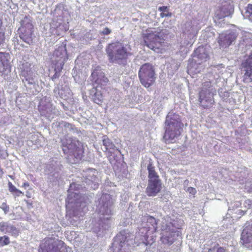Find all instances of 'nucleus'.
I'll return each mask as SVG.
<instances>
[{
    "instance_id": "nucleus-1",
    "label": "nucleus",
    "mask_w": 252,
    "mask_h": 252,
    "mask_svg": "<svg viewBox=\"0 0 252 252\" xmlns=\"http://www.w3.org/2000/svg\"><path fill=\"white\" fill-rule=\"evenodd\" d=\"M61 142L63 151L67 155L68 162L75 164L83 159L85 149L82 142L69 137H64Z\"/></svg>"
},
{
    "instance_id": "nucleus-2",
    "label": "nucleus",
    "mask_w": 252,
    "mask_h": 252,
    "mask_svg": "<svg viewBox=\"0 0 252 252\" xmlns=\"http://www.w3.org/2000/svg\"><path fill=\"white\" fill-rule=\"evenodd\" d=\"M106 52L111 63H119L126 60L131 55L124 45L119 41L109 44L106 48Z\"/></svg>"
},
{
    "instance_id": "nucleus-3",
    "label": "nucleus",
    "mask_w": 252,
    "mask_h": 252,
    "mask_svg": "<svg viewBox=\"0 0 252 252\" xmlns=\"http://www.w3.org/2000/svg\"><path fill=\"white\" fill-rule=\"evenodd\" d=\"M158 229V220L153 217L148 216L146 223L144 226L140 229V232L144 234L141 235L142 242L146 246L151 245L154 242L152 234L157 232Z\"/></svg>"
},
{
    "instance_id": "nucleus-4",
    "label": "nucleus",
    "mask_w": 252,
    "mask_h": 252,
    "mask_svg": "<svg viewBox=\"0 0 252 252\" xmlns=\"http://www.w3.org/2000/svg\"><path fill=\"white\" fill-rule=\"evenodd\" d=\"M138 77L141 84L146 88H149L154 83L156 79L153 66L150 63L142 64L138 72Z\"/></svg>"
},
{
    "instance_id": "nucleus-5",
    "label": "nucleus",
    "mask_w": 252,
    "mask_h": 252,
    "mask_svg": "<svg viewBox=\"0 0 252 252\" xmlns=\"http://www.w3.org/2000/svg\"><path fill=\"white\" fill-rule=\"evenodd\" d=\"M19 36L24 42L31 44L33 42V26L31 18L26 16L21 21V27L19 29Z\"/></svg>"
},
{
    "instance_id": "nucleus-6",
    "label": "nucleus",
    "mask_w": 252,
    "mask_h": 252,
    "mask_svg": "<svg viewBox=\"0 0 252 252\" xmlns=\"http://www.w3.org/2000/svg\"><path fill=\"white\" fill-rule=\"evenodd\" d=\"M143 39L145 45L157 53H162L164 39L154 32L145 34Z\"/></svg>"
},
{
    "instance_id": "nucleus-7",
    "label": "nucleus",
    "mask_w": 252,
    "mask_h": 252,
    "mask_svg": "<svg viewBox=\"0 0 252 252\" xmlns=\"http://www.w3.org/2000/svg\"><path fill=\"white\" fill-rule=\"evenodd\" d=\"M174 221V220L167 216L165 219V222H163L165 225L164 229L169 231L168 235H163L160 237V240L163 244L170 245L174 242L176 231L174 229H171V227L175 226Z\"/></svg>"
},
{
    "instance_id": "nucleus-8",
    "label": "nucleus",
    "mask_w": 252,
    "mask_h": 252,
    "mask_svg": "<svg viewBox=\"0 0 252 252\" xmlns=\"http://www.w3.org/2000/svg\"><path fill=\"white\" fill-rule=\"evenodd\" d=\"M59 242L52 238H45L40 245L39 252H61Z\"/></svg>"
},
{
    "instance_id": "nucleus-9",
    "label": "nucleus",
    "mask_w": 252,
    "mask_h": 252,
    "mask_svg": "<svg viewBox=\"0 0 252 252\" xmlns=\"http://www.w3.org/2000/svg\"><path fill=\"white\" fill-rule=\"evenodd\" d=\"M53 57L54 59L53 64H57L63 66L65 63L68 60V55L65 47L60 46L53 52Z\"/></svg>"
},
{
    "instance_id": "nucleus-10",
    "label": "nucleus",
    "mask_w": 252,
    "mask_h": 252,
    "mask_svg": "<svg viewBox=\"0 0 252 252\" xmlns=\"http://www.w3.org/2000/svg\"><path fill=\"white\" fill-rule=\"evenodd\" d=\"M242 66L245 69L243 76L244 82H252V54L242 63Z\"/></svg>"
},
{
    "instance_id": "nucleus-11",
    "label": "nucleus",
    "mask_w": 252,
    "mask_h": 252,
    "mask_svg": "<svg viewBox=\"0 0 252 252\" xmlns=\"http://www.w3.org/2000/svg\"><path fill=\"white\" fill-rule=\"evenodd\" d=\"M162 189L161 180L148 181L146 192L149 196H155L159 193Z\"/></svg>"
},
{
    "instance_id": "nucleus-12",
    "label": "nucleus",
    "mask_w": 252,
    "mask_h": 252,
    "mask_svg": "<svg viewBox=\"0 0 252 252\" xmlns=\"http://www.w3.org/2000/svg\"><path fill=\"white\" fill-rule=\"evenodd\" d=\"M241 243L245 247H252V223L243 229L241 237Z\"/></svg>"
},
{
    "instance_id": "nucleus-13",
    "label": "nucleus",
    "mask_w": 252,
    "mask_h": 252,
    "mask_svg": "<svg viewBox=\"0 0 252 252\" xmlns=\"http://www.w3.org/2000/svg\"><path fill=\"white\" fill-rule=\"evenodd\" d=\"M236 38V36L233 33L222 34L219 37L218 43L220 47L225 48L229 47Z\"/></svg>"
},
{
    "instance_id": "nucleus-14",
    "label": "nucleus",
    "mask_w": 252,
    "mask_h": 252,
    "mask_svg": "<svg viewBox=\"0 0 252 252\" xmlns=\"http://www.w3.org/2000/svg\"><path fill=\"white\" fill-rule=\"evenodd\" d=\"M102 143L103 145L105 147V152L107 155V157L109 159H111L112 158L114 157L113 154L116 151H118V150L106 135H104L102 137Z\"/></svg>"
},
{
    "instance_id": "nucleus-15",
    "label": "nucleus",
    "mask_w": 252,
    "mask_h": 252,
    "mask_svg": "<svg viewBox=\"0 0 252 252\" xmlns=\"http://www.w3.org/2000/svg\"><path fill=\"white\" fill-rule=\"evenodd\" d=\"M181 127H168L166 128L163 136L165 141L171 142L181 134Z\"/></svg>"
},
{
    "instance_id": "nucleus-16",
    "label": "nucleus",
    "mask_w": 252,
    "mask_h": 252,
    "mask_svg": "<svg viewBox=\"0 0 252 252\" xmlns=\"http://www.w3.org/2000/svg\"><path fill=\"white\" fill-rule=\"evenodd\" d=\"M38 110L42 116L46 117H50L54 113L55 107L50 103L45 104H40L38 106Z\"/></svg>"
},
{
    "instance_id": "nucleus-17",
    "label": "nucleus",
    "mask_w": 252,
    "mask_h": 252,
    "mask_svg": "<svg viewBox=\"0 0 252 252\" xmlns=\"http://www.w3.org/2000/svg\"><path fill=\"white\" fill-rule=\"evenodd\" d=\"M165 123L167 126H181L183 124L180 116L176 113H169L167 115Z\"/></svg>"
},
{
    "instance_id": "nucleus-18",
    "label": "nucleus",
    "mask_w": 252,
    "mask_h": 252,
    "mask_svg": "<svg viewBox=\"0 0 252 252\" xmlns=\"http://www.w3.org/2000/svg\"><path fill=\"white\" fill-rule=\"evenodd\" d=\"M147 169L148 171V181L160 180L159 177L155 170V167L152 163L148 165Z\"/></svg>"
},
{
    "instance_id": "nucleus-19",
    "label": "nucleus",
    "mask_w": 252,
    "mask_h": 252,
    "mask_svg": "<svg viewBox=\"0 0 252 252\" xmlns=\"http://www.w3.org/2000/svg\"><path fill=\"white\" fill-rule=\"evenodd\" d=\"M228 6L227 4L223 5L217 11L216 14L219 19L226 17L230 14V11L228 10Z\"/></svg>"
},
{
    "instance_id": "nucleus-20",
    "label": "nucleus",
    "mask_w": 252,
    "mask_h": 252,
    "mask_svg": "<svg viewBox=\"0 0 252 252\" xmlns=\"http://www.w3.org/2000/svg\"><path fill=\"white\" fill-rule=\"evenodd\" d=\"M199 101L204 108H208L212 106V102L211 99H205L204 94L202 91L199 93Z\"/></svg>"
},
{
    "instance_id": "nucleus-21",
    "label": "nucleus",
    "mask_w": 252,
    "mask_h": 252,
    "mask_svg": "<svg viewBox=\"0 0 252 252\" xmlns=\"http://www.w3.org/2000/svg\"><path fill=\"white\" fill-rule=\"evenodd\" d=\"M93 100L94 103L98 105L102 104L103 100V96L100 91H97V89L96 90V92L93 95Z\"/></svg>"
},
{
    "instance_id": "nucleus-22",
    "label": "nucleus",
    "mask_w": 252,
    "mask_h": 252,
    "mask_svg": "<svg viewBox=\"0 0 252 252\" xmlns=\"http://www.w3.org/2000/svg\"><path fill=\"white\" fill-rule=\"evenodd\" d=\"M95 82L97 84L96 88H102V86H106L108 82V79L104 75H102L100 78H97Z\"/></svg>"
},
{
    "instance_id": "nucleus-23",
    "label": "nucleus",
    "mask_w": 252,
    "mask_h": 252,
    "mask_svg": "<svg viewBox=\"0 0 252 252\" xmlns=\"http://www.w3.org/2000/svg\"><path fill=\"white\" fill-rule=\"evenodd\" d=\"M63 66L59 65L58 63L53 64V67L54 69L55 74L52 77V80L54 81L60 77V73L63 69Z\"/></svg>"
},
{
    "instance_id": "nucleus-24",
    "label": "nucleus",
    "mask_w": 252,
    "mask_h": 252,
    "mask_svg": "<svg viewBox=\"0 0 252 252\" xmlns=\"http://www.w3.org/2000/svg\"><path fill=\"white\" fill-rule=\"evenodd\" d=\"M158 10L161 12L160 16L161 18L166 17H171V13L169 12V9L167 6H163L158 8Z\"/></svg>"
},
{
    "instance_id": "nucleus-25",
    "label": "nucleus",
    "mask_w": 252,
    "mask_h": 252,
    "mask_svg": "<svg viewBox=\"0 0 252 252\" xmlns=\"http://www.w3.org/2000/svg\"><path fill=\"white\" fill-rule=\"evenodd\" d=\"M245 16L246 18L252 22V4L249 3L246 7Z\"/></svg>"
},
{
    "instance_id": "nucleus-26",
    "label": "nucleus",
    "mask_w": 252,
    "mask_h": 252,
    "mask_svg": "<svg viewBox=\"0 0 252 252\" xmlns=\"http://www.w3.org/2000/svg\"><path fill=\"white\" fill-rule=\"evenodd\" d=\"M10 244V240L7 236H0V247H3Z\"/></svg>"
},
{
    "instance_id": "nucleus-27",
    "label": "nucleus",
    "mask_w": 252,
    "mask_h": 252,
    "mask_svg": "<svg viewBox=\"0 0 252 252\" xmlns=\"http://www.w3.org/2000/svg\"><path fill=\"white\" fill-rule=\"evenodd\" d=\"M11 225L8 224L5 222H1L0 223V230L3 232H8Z\"/></svg>"
},
{
    "instance_id": "nucleus-28",
    "label": "nucleus",
    "mask_w": 252,
    "mask_h": 252,
    "mask_svg": "<svg viewBox=\"0 0 252 252\" xmlns=\"http://www.w3.org/2000/svg\"><path fill=\"white\" fill-rule=\"evenodd\" d=\"M5 40V33L2 28V22L0 20V44H2Z\"/></svg>"
},
{
    "instance_id": "nucleus-29",
    "label": "nucleus",
    "mask_w": 252,
    "mask_h": 252,
    "mask_svg": "<svg viewBox=\"0 0 252 252\" xmlns=\"http://www.w3.org/2000/svg\"><path fill=\"white\" fill-rule=\"evenodd\" d=\"M8 232L10 233L12 235H13L15 236H17L19 234L18 230L15 227H14L13 225H11V226L9 229V231Z\"/></svg>"
},
{
    "instance_id": "nucleus-30",
    "label": "nucleus",
    "mask_w": 252,
    "mask_h": 252,
    "mask_svg": "<svg viewBox=\"0 0 252 252\" xmlns=\"http://www.w3.org/2000/svg\"><path fill=\"white\" fill-rule=\"evenodd\" d=\"M0 208L4 211L5 214L7 213L9 211V207L6 203H3Z\"/></svg>"
},
{
    "instance_id": "nucleus-31",
    "label": "nucleus",
    "mask_w": 252,
    "mask_h": 252,
    "mask_svg": "<svg viewBox=\"0 0 252 252\" xmlns=\"http://www.w3.org/2000/svg\"><path fill=\"white\" fill-rule=\"evenodd\" d=\"M111 30L107 27L105 28L103 31L100 32V34L103 35H109L111 33Z\"/></svg>"
},
{
    "instance_id": "nucleus-32",
    "label": "nucleus",
    "mask_w": 252,
    "mask_h": 252,
    "mask_svg": "<svg viewBox=\"0 0 252 252\" xmlns=\"http://www.w3.org/2000/svg\"><path fill=\"white\" fill-rule=\"evenodd\" d=\"M5 54L3 52H0V63H1L4 66L5 64Z\"/></svg>"
},
{
    "instance_id": "nucleus-33",
    "label": "nucleus",
    "mask_w": 252,
    "mask_h": 252,
    "mask_svg": "<svg viewBox=\"0 0 252 252\" xmlns=\"http://www.w3.org/2000/svg\"><path fill=\"white\" fill-rule=\"evenodd\" d=\"M9 185V191L11 192H14L17 189L14 185H12V184L11 182H9L8 183Z\"/></svg>"
},
{
    "instance_id": "nucleus-34",
    "label": "nucleus",
    "mask_w": 252,
    "mask_h": 252,
    "mask_svg": "<svg viewBox=\"0 0 252 252\" xmlns=\"http://www.w3.org/2000/svg\"><path fill=\"white\" fill-rule=\"evenodd\" d=\"M188 191L192 194H195L196 193V189L192 187H189L188 188Z\"/></svg>"
},
{
    "instance_id": "nucleus-35",
    "label": "nucleus",
    "mask_w": 252,
    "mask_h": 252,
    "mask_svg": "<svg viewBox=\"0 0 252 252\" xmlns=\"http://www.w3.org/2000/svg\"><path fill=\"white\" fill-rule=\"evenodd\" d=\"M202 50H204L203 47H199L194 51V53L198 57H200L199 53H200Z\"/></svg>"
},
{
    "instance_id": "nucleus-36",
    "label": "nucleus",
    "mask_w": 252,
    "mask_h": 252,
    "mask_svg": "<svg viewBox=\"0 0 252 252\" xmlns=\"http://www.w3.org/2000/svg\"><path fill=\"white\" fill-rule=\"evenodd\" d=\"M112 214V211L110 209H109L108 208H107L105 209V212L103 213V215H111Z\"/></svg>"
},
{
    "instance_id": "nucleus-37",
    "label": "nucleus",
    "mask_w": 252,
    "mask_h": 252,
    "mask_svg": "<svg viewBox=\"0 0 252 252\" xmlns=\"http://www.w3.org/2000/svg\"><path fill=\"white\" fill-rule=\"evenodd\" d=\"M15 192L16 195L17 196H19L23 194V193L21 190H19L18 189H17L15 191V192Z\"/></svg>"
},
{
    "instance_id": "nucleus-38",
    "label": "nucleus",
    "mask_w": 252,
    "mask_h": 252,
    "mask_svg": "<svg viewBox=\"0 0 252 252\" xmlns=\"http://www.w3.org/2000/svg\"><path fill=\"white\" fill-rule=\"evenodd\" d=\"M217 252H225V250L222 247H220L218 249Z\"/></svg>"
},
{
    "instance_id": "nucleus-39",
    "label": "nucleus",
    "mask_w": 252,
    "mask_h": 252,
    "mask_svg": "<svg viewBox=\"0 0 252 252\" xmlns=\"http://www.w3.org/2000/svg\"><path fill=\"white\" fill-rule=\"evenodd\" d=\"M29 184L28 182H25L23 184L22 187L25 189H26L27 187L29 186Z\"/></svg>"
},
{
    "instance_id": "nucleus-40",
    "label": "nucleus",
    "mask_w": 252,
    "mask_h": 252,
    "mask_svg": "<svg viewBox=\"0 0 252 252\" xmlns=\"http://www.w3.org/2000/svg\"><path fill=\"white\" fill-rule=\"evenodd\" d=\"M83 209H85V211L88 210V209H87V208H86V206H85L84 207Z\"/></svg>"
},
{
    "instance_id": "nucleus-41",
    "label": "nucleus",
    "mask_w": 252,
    "mask_h": 252,
    "mask_svg": "<svg viewBox=\"0 0 252 252\" xmlns=\"http://www.w3.org/2000/svg\"><path fill=\"white\" fill-rule=\"evenodd\" d=\"M207 84H208V85L210 84V82H206Z\"/></svg>"
}]
</instances>
